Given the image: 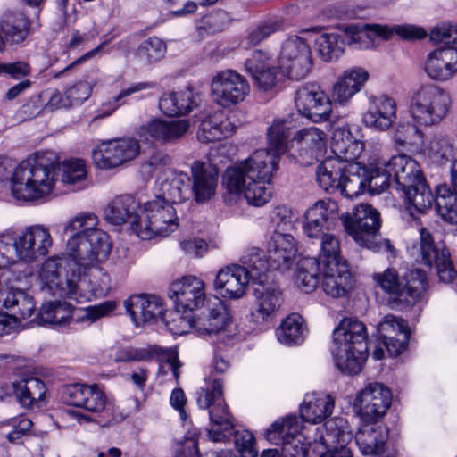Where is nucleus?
<instances>
[{"label": "nucleus", "mask_w": 457, "mask_h": 457, "mask_svg": "<svg viewBox=\"0 0 457 457\" xmlns=\"http://www.w3.org/2000/svg\"><path fill=\"white\" fill-rule=\"evenodd\" d=\"M57 166L64 185L79 186L87 177V165L82 159H69L58 164V156L54 151L37 152L14 168L10 179L12 195L25 203L46 200L54 192Z\"/></svg>", "instance_id": "obj_1"}, {"label": "nucleus", "mask_w": 457, "mask_h": 457, "mask_svg": "<svg viewBox=\"0 0 457 457\" xmlns=\"http://www.w3.org/2000/svg\"><path fill=\"white\" fill-rule=\"evenodd\" d=\"M295 116L288 114L274 120L267 132L268 148L253 152L226 170L222 183L230 194L242 191L247 180L271 179L280 156L287 150L291 130L296 126Z\"/></svg>", "instance_id": "obj_2"}, {"label": "nucleus", "mask_w": 457, "mask_h": 457, "mask_svg": "<svg viewBox=\"0 0 457 457\" xmlns=\"http://www.w3.org/2000/svg\"><path fill=\"white\" fill-rule=\"evenodd\" d=\"M268 278V266L262 250L247 248L239 259V263L229 264L220 269L213 281L214 290L224 298H243L249 283L262 285Z\"/></svg>", "instance_id": "obj_3"}, {"label": "nucleus", "mask_w": 457, "mask_h": 457, "mask_svg": "<svg viewBox=\"0 0 457 457\" xmlns=\"http://www.w3.org/2000/svg\"><path fill=\"white\" fill-rule=\"evenodd\" d=\"M112 247L103 249L73 261V269L68 280L70 299L77 303L105 296L112 289V278L102 267L111 253Z\"/></svg>", "instance_id": "obj_4"}, {"label": "nucleus", "mask_w": 457, "mask_h": 457, "mask_svg": "<svg viewBox=\"0 0 457 457\" xmlns=\"http://www.w3.org/2000/svg\"><path fill=\"white\" fill-rule=\"evenodd\" d=\"M365 325L353 319H344L333 332L331 349L337 368L344 374L356 375L368 356Z\"/></svg>", "instance_id": "obj_5"}, {"label": "nucleus", "mask_w": 457, "mask_h": 457, "mask_svg": "<svg viewBox=\"0 0 457 457\" xmlns=\"http://www.w3.org/2000/svg\"><path fill=\"white\" fill-rule=\"evenodd\" d=\"M98 218L92 212H80L69 219L63 233L70 236L66 242V255L71 260L100 251L105 245L112 247L109 235L97 228Z\"/></svg>", "instance_id": "obj_6"}, {"label": "nucleus", "mask_w": 457, "mask_h": 457, "mask_svg": "<svg viewBox=\"0 0 457 457\" xmlns=\"http://www.w3.org/2000/svg\"><path fill=\"white\" fill-rule=\"evenodd\" d=\"M346 233L361 246L374 252L394 253L395 248L387 239H381L378 232L381 226L378 212L370 204H359L353 213L341 216Z\"/></svg>", "instance_id": "obj_7"}, {"label": "nucleus", "mask_w": 457, "mask_h": 457, "mask_svg": "<svg viewBox=\"0 0 457 457\" xmlns=\"http://www.w3.org/2000/svg\"><path fill=\"white\" fill-rule=\"evenodd\" d=\"M179 226V220L173 205L156 198L144 204L140 214L132 220L131 229L141 239L150 240L157 236L167 237Z\"/></svg>", "instance_id": "obj_8"}, {"label": "nucleus", "mask_w": 457, "mask_h": 457, "mask_svg": "<svg viewBox=\"0 0 457 457\" xmlns=\"http://www.w3.org/2000/svg\"><path fill=\"white\" fill-rule=\"evenodd\" d=\"M450 96L443 88L427 84L415 90L410 99L409 113L413 121L429 127L440 123L447 115Z\"/></svg>", "instance_id": "obj_9"}, {"label": "nucleus", "mask_w": 457, "mask_h": 457, "mask_svg": "<svg viewBox=\"0 0 457 457\" xmlns=\"http://www.w3.org/2000/svg\"><path fill=\"white\" fill-rule=\"evenodd\" d=\"M197 403L200 408L209 410V437L213 442L223 441L226 437L224 432L232 429L234 420L222 398V382L213 378L206 387L201 388L197 392Z\"/></svg>", "instance_id": "obj_10"}, {"label": "nucleus", "mask_w": 457, "mask_h": 457, "mask_svg": "<svg viewBox=\"0 0 457 457\" xmlns=\"http://www.w3.org/2000/svg\"><path fill=\"white\" fill-rule=\"evenodd\" d=\"M140 144L134 137L107 140L97 145L91 154L96 167L110 170L135 160L140 154Z\"/></svg>", "instance_id": "obj_11"}, {"label": "nucleus", "mask_w": 457, "mask_h": 457, "mask_svg": "<svg viewBox=\"0 0 457 457\" xmlns=\"http://www.w3.org/2000/svg\"><path fill=\"white\" fill-rule=\"evenodd\" d=\"M392 394L378 382H370L355 395L353 408L363 423H376L391 405Z\"/></svg>", "instance_id": "obj_12"}, {"label": "nucleus", "mask_w": 457, "mask_h": 457, "mask_svg": "<svg viewBox=\"0 0 457 457\" xmlns=\"http://www.w3.org/2000/svg\"><path fill=\"white\" fill-rule=\"evenodd\" d=\"M313 65L312 50L303 38L294 36L282 45L279 68L288 79L301 80L311 72Z\"/></svg>", "instance_id": "obj_13"}, {"label": "nucleus", "mask_w": 457, "mask_h": 457, "mask_svg": "<svg viewBox=\"0 0 457 457\" xmlns=\"http://www.w3.org/2000/svg\"><path fill=\"white\" fill-rule=\"evenodd\" d=\"M213 102L228 108L243 102L250 93V85L242 74L234 70L216 73L211 81Z\"/></svg>", "instance_id": "obj_14"}, {"label": "nucleus", "mask_w": 457, "mask_h": 457, "mask_svg": "<svg viewBox=\"0 0 457 457\" xmlns=\"http://www.w3.org/2000/svg\"><path fill=\"white\" fill-rule=\"evenodd\" d=\"M420 255L424 264L436 270L439 280L451 283L457 276L450 253L443 243L435 242L432 234L424 227L420 228Z\"/></svg>", "instance_id": "obj_15"}, {"label": "nucleus", "mask_w": 457, "mask_h": 457, "mask_svg": "<svg viewBox=\"0 0 457 457\" xmlns=\"http://www.w3.org/2000/svg\"><path fill=\"white\" fill-rule=\"evenodd\" d=\"M295 104L299 114L312 122H323L330 119L332 103L321 87L315 83L300 87L295 92Z\"/></svg>", "instance_id": "obj_16"}, {"label": "nucleus", "mask_w": 457, "mask_h": 457, "mask_svg": "<svg viewBox=\"0 0 457 457\" xmlns=\"http://www.w3.org/2000/svg\"><path fill=\"white\" fill-rule=\"evenodd\" d=\"M73 269V261L67 255L52 256L41 265L38 278L41 289L50 295L65 296L70 299L68 280Z\"/></svg>", "instance_id": "obj_17"}, {"label": "nucleus", "mask_w": 457, "mask_h": 457, "mask_svg": "<svg viewBox=\"0 0 457 457\" xmlns=\"http://www.w3.org/2000/svg\"><path fill=\"white\" fill-rule=\"evenodd\" d=\"M337 219V203L330 198L319 200L310 206L304 213L303 233L311 239L320 237L334 228Z\"/></svg>", "instance_id": "obj_18"}, {"label": "nucleus", "mask_w": 457, "mask_h": 457, "mask_svg": "<svg viewBox=\"0 0 457 457\" xmlns=\"http://www.w3.org/2000/svg\"><path fill=\"white\" fill-rule=\"evenodd\" d=\"M170 296L179 312L200 309L208 301L204 282L195 276H184L172 282Z\"/></svg>", "instance_id": "obj_19"}, {"label": "nucleus", "mask_w": 457, "mask_h": 457, "mask_svg": "<svg viewBox=\"0 0 457 457\" xmlns=\"http://www.w3.org/2000/svg\"><path fill=\"white\" fill-rule=\"evenodd\" d=\"M202 308L194 316L195 332L198 336L216 335L226 329L230 323V315L220 298H209Z\"/></svg>", "instance_id": "obj_20"}, {"label": "nucleus", "mask_w": 457, "mask_h": 457, "mask_svg": "<svg viewBox=\"0 0 457 457\" xmlns=\"http://www.w3.org/2000/svg\"><path fill=\"white\" fill-rule=\"evenodd\" d=\"M61 398L66 404L94 413L104 411L106 404V396L97 385H66L61 390Z\"/></svg>", "instance_id": "obj_21"}, {"label": "nucleus", "mask_w": 457, "mask_h": 457, "mask_svg": "<svg viewBox=\"0 0 457 457\" xmlns=\"http://www.w3.org/2000/svg\"><path fill=\"white\" fill-rule=\"evenodd\" d=\"M296 240L287 233L275 230L267 245V259L262 252L263 259L268 266V273L272 270L289 268L297 255Z\"/></svg>", "instance_id": "obj_22"}, {"label": "nucleus", "mask_w": 457, "mask_h": 457, "mask_svg": "<svg viewBox=\"0 0 457 457\" xmlns=\"http://www.w3.org/2000/svg\"><path fill=\"white\" fill-rule=\"evenodd\" d=\"M396 102L390 96H370L362 121L366 127L386 131L396 120Z\"/></svg>", "instance_id": "obj_23"}, {"label": "nucleus", "mask_w": 457, "mask_h": 457, "mask_svg": "<svg viewBox=\"0 0 457 457\" xmlns=\"http://www.w3.org/2000/svg\"><path fill=\"white\" fill-rule=\"evenodd\" d=\"M124 307L136 326L162 319L165 312L163 301L152 295H132L124 301Z\"/></svg>", "instance_id": "obj_24"}, {"label": "nucleus", "mask_w": 457, "mask_h": 457, "mask_svg": "<svg viewBox=\"0 0 457 457\" xmlns=\"http://www.w3.org/2000/svg\"><path fill=\"white\" fill-rule=\"evenodd\" d=\"M270 274L262 285H255L253 289L254 304L252 317L257 323L269 321L282 304V294L278 287L270 283Z\"/></svg>", "instance_id": "obj_25"}, {"label": "nucleus", "mask_w": 457, "mask_h": 457, "mask_svg": "<svg viewBox=\"0 0 457 457\" xmlns=\"http://www.w3.org/2000/svg\"><path fill=\"white\" fill-rule=\"evenodd\" d=\"M426 74L436 81H447L457 74V48L440 47L430 52L424 62Z\"/></svg>", "instance_id": "obj_26"}, {"label": "nucleus", "mask_w": 457, "mask_h": 457, "mask_svg": "<svg viewBox=\"0 0 457 457\" xmlns=\"http://www.w3.org/2000/svg\"><path fill=\"white\" fill-rule=\"evenodd\" d=\"M191 173L193 183L190 189L195 202L204 204L212 199L218 187V169L210 163L196 161L191 166Z\"/></svg>", "instance_id": "obj_27"}, {"label": "nucleus", "mask_w": 457, "mask_h": 457, "mask_svg": "<svg viewBox=\"0 0 457 457\" xmlns=\"http://www.w3.org/2000/svg\"><path fill=\"white\" fill-rule=\"evenodd\" d=\"M189 129L187 120L165 121L153 119L146 124L140 126L137 134L145 141H157L162 143L173 142L182 137Z\"/></svg>", "instance_id": "obj_28"}, {"label": "nucleus", "mask_w": 457, "mask_h": 457, "mask_svg": "<svg viewBox=\"0 0 457 457\" xmlns=\"http://www.w3.org/2000/svg\"><path fill=\"white\" fill-rule=\"evenodd\" d=\"M155 189L156 198L163 199L173 205L189 199L190 179L186 173L170 170L156 179Z\"/></svg>", "instance_id": "obj_29"}, {"label": "nucleus", "mask_w": 457, "mask_h": 457, "mask_svg": "<svg viewBox=\"0 0 457 457\" xmlns=\"http://www.w3.org/2000/svg\"><path fill=\"white\" fill-rule=\"evenodd\" d=\"M386 162V170L392 175L394 188L396 190L410 188L424 179L419 163L409 155L398 154Z\"/></svg>", "instance_id": "obj_30"}, {"label": "nucleus", "mask_w": 457, "mask_h": 457, "mask_svg": "<svg viewBox=\"0 0 457 457\" xmlns=\"http://www.w3.org/2000/svg\"><path fill=\"white\" fill-rule=\"evenodd\" d=\"M201 100L199 93L192 87L179 91H168L159 98V109L167 116H182L196 108Z\"/></svg>", "instance_id": "obj_31"}, {"label": "nucleus", "mask_w": 457, "mask_h": 457, "mask_svg": "<svg viewBox=\"0 0 457 457\" xmlns=\"http://www.w3.org/2000/svg\"><path fill=\"white\" fill-rule=\"evenodd\" d=\"M369 72L361 67L345 70L335 82L332 97L335 102L345 105L351 98L359 93L369 79Z\"/></svg>", "instance_id": "obj_32"}, {"label": "nucleus", "mask_w": 457, "mask_h": 457, "mask_svg": "<svg viewBox=\"0 0 457 457\" xmlns=\"http://www.w3.org/2000/svg\"><path fill=\"white\" fill-rule=\"evenodd\" d=\"M322 288L332 297L346 295L354 286V278L345 262L322 268Z\"/></svg>", "instance_id": "obj_33"}, {"label": "nucleus", "mask_w": 457, "mask_h": 457, "mask_svg": "<svg viewBox=\"0 0 457 457\" xmlns=\"http://www.w3.org/2000/svg\"><path fill=\"white\" fill-rule=\"evenodd\" d=\"M334 407L335 399L332 395L323 392H312L305 395L300 406V413L303 420L319 423L332 413Z\"/></svg>", "instance_id": "obj_34"}, {"label": "nucleus", "mask_w": 457, "mask_h": 457, "mask_svg": "<svg viewBox=\"0 0 457 457\" xmlns=\"http://www.w3.org/2000/svg\"><path fill=\"white\" fill-rule=\"evenodd\" d=\"M292 142L298 145L300 155L306 157V162H311L325 150L327 135L320 129L312 126L297 131Z\"/></svg>", "instance_id": "obj_35"}, {"label": "nucleus", "mask_w": 457, "mask_h": 457, "mask_svg": "<svg viewBox=\"0 0 457 457\" xmlns=\"http://www.w3.org/2000/svg\"><path fill=\"white\" fill-rule=\"evenodd\" d=\"M140 206L135 198L129 195L114 197L104 210L105 220L114 226H120L129 221L130 225L135 216L140 214Z\"/></svg>", "instance_id": "obj_36"}, {"label": "nucleus", "mask_w": 457, "mask_h": 457, "mask_svg": "<svg viewBox=\"0 0 457 457\" xmlns=\"http://www.w3.org/2000/svg\"><path fill=\"white\" fill-rule=\"evenodd\" d=\"M235 126L223 113H215L204 119L197 131L200 142L207 144L219 141L233 134Z\"/></svg>", "instance_id": "obj_37"}, {"label": "nucleus", "mask_w": 457, "mask_h": 457, "mask_svg": "<svg viewBox=\"0 0 457 457\" xmlns=\"http://www.w3.org/2000/svg\"><path fill=\"white\" fill-rule=\"evenodd\" d=\"M363 149V144L354 139L348 128L338 127L333 130L331 150L337 160L352 162L358 158Z\"/></svg>", "instance_id": "obj_38"}, {"label": "nucleus", "mask_w": 457, "mask_h": 457, "mask_svg": "<svg viewBox=\"0 0 457 457\" xmlns=\"http://www.w3.org/2000/svg\"><path fill=\"white\" fill-rule=\"evenodd\" d=\"M364 423L355 435V442L364 455H378L383 452L387 435L382 426Z\"/></svg>", "instance_id": "obj_39"}, {"label": "nucleus", "mask_w": 457, "mask_h": 457, "mask_svg": "<svg viewBox=\"0 0 457 457\" xmlns=\"http://www.w3.org/2000/svg\"><path fill=\"white\" fill-rule=\"evenodd\" d=\"M320 443L325 447H348L353 436L347 420L343 417H334L328 420L321 428Z\"/></svg>", "instance_id": "obj_40"}, {"label": "nucleus", "mask_w": 457, "mask_h": 457, "mask_svg": "<svg viewBox=\"0 0 457 457\" xmlns=\"http://www.w3.org/2000/svg\"><path fill=\"white\" fill-rule=\"evenodd\" d=\"M18 402L25 408H32L43 401L46 393L45 384L36 377H29L12 384Z\"/></svg>", "instance_id": "obj_41"}, {"label": "nucleus", "mask_w": 457, "mask_h": 457, "mask_svg": "<svg viewBox=\"0 0 457 457\" xmlns=\"http://www.w3.org/2000/svg\"><path fill=\"white\" fill-rule=\"evenodd\" d=\"M426 273L420 269L410 270L403 278L400 304L413 305L424 295L428 287Z\"/></svg>", "instance_id": "obj_42"}, {"label": "nucleus", "mask_w": 457, "mask_h": 457, "mask_svg": "<svg viewBox=\"0 0 457 457\" xmlns=\"http://www.w3.org/2000/svg\"><path fill=\"white\" fill-rule=\"evenodd\" d=\"M4 295L0 300V304L12 312L21 319L29 318L35 311L33 297L26 291L14 287H6Z\"/></svg>", "instance_id": "obj_43"}, {"label": "nucleus", "mask_w": 457, "mask_h": 457, "mask_svg": "<svg viewBox=\"0 0 457 457\" xmlns=\"http://www.w3.org/2000/svg\"><path fill=\"white\" fill-rule=\"evenodd\" d=\"M345 164L335 158H327L316 170V179L319 186L326 192L332 193L340 187L345 173Z\"/></svg>", "instance_id": "obj_44"}, {"label": "nucleus", "mask_w": 457, "mask_h": 457, "mask_svg": "<svg viewBox=\"0 0 457 457\" xmlns=\"http://www.w3.org/2000/svg\"><path fill=\"white\" fill-rule=\"evenodd\" d=\"M301 421L295 416H288L274 421L265 431V438L275 445L287 443L300 434Z\"/></svg>", "instance_id": "obj_45"}, {"label": "nucleus", "mask_w": 457, "mask_h": 457, "mask_svg": "<svg viewBox=\"0 0 457 457\" xmlns=\"http://www.w3.org/2000/svg\"><path fill=\"white\" fill-rule=\"evenodd\" d=\"M405 197L406 209L412 215V210L423 212L432 207L436 199L428 187L425 178L415 183L410 188L402 190Z\"/></svg>", "instance_id": "obj_46"}, {"label": "nucleus", "mask_w": 457, "mask_h": 457, "mask_svg": "<svg viewBox=\"0 0 457 457\" xmlns=\"http://www.w3.org/2000/svg\"><path fill=\"white\" fill-rule=\"evenodd\" d=\"M29 21L21 12H7L1 21L0 29L11 44H21L29 30Z\"/></svg>", "instance_id": "obj_47"}, {"label": "nucleus", "mask_w": 457, "mask_h": 457, "mask_svg": "<svg viewBox=\"0 0 457 457\" xmlns=\"http://www.w3.org/2000/svg\"><path fill=\"white\" fill-rule=\"evenodd\" d=\"M306 328L302 316L292 313L285 318L277 330L278 340L286 345H300L303 342Z\"/></svg>", "instance_id": "obj_48"}, {"label": "nucleus", "mask_w": 457, "mask_h": 457, "mask_svg": "<svg viewBox=\"0 0 457 457\" xmlns=\"http://www.w3.org/2000/svg\"><path fill=\"white\" fill-rule=\"evenodd\" d=\"M94 85L95 83L92 84L85 80L79 81L66 90L65 94L68 103L62 102V96L56 92L51 96L46 107L53 109L81 104L91 96Z\"/></svg>", "instance_id": "obj_49"}, {"label": "nucleus", "mask_w": 457, "mask_h": 457, "mask_svg": "<svg viewBox=\"0 0 457 457\" xmlns=\"http://www.w3.org/2000/svg\"><path fill=\"white\" fill-rule=\"evenodd\" d=\"M346 172L344 173L337 190L346 198L353 199L364 192L367 184V179L364 177L367 171L364 167L354 163L349 164Z\"/></svg>", "instance_id": "obj_50"}, {"label": "nucleus", "mask_w": 457, "mask_h": 457, "mask_svg": "<svg viewBox=\"0 0 457 457\" xmlns=\"http://www.w3.org/2000/svg\"><path fill=\"white\" fill-rule=\"evenodd\" d=\"M73 306L61 300L49 301L44 303L39 311L40 320L46 324L65 325L72 317Z\"/></svg>", "instance_id": "obj_51"}, {"label": "nucleus", "mask_w": 457, "mask_h": 457, "mask_svg": "<svg viewBox=\"0 0 457 457\" xmlns=\"http://www.w3.org/2000/svg\"><path fill=\"white\" fill-rule=\"evenodd\" d=\"M368 29H370L374 35L378 36L385 40L390 39L394 34L405 40L421 39L427 36L426 31L422 28L411 24L392 26L372 24L368 25Z\"/></svg>", "instance_id": "obj_52"}, {"label": "nucleus", "mask_w": 457, "mask_h": 457, "mask_svg": "<svg viewBox=\"0 0 457 457\" xmlns=\"http://www.w3.org/2000/svg\"><path fill=\"white\" fill-rule=\"evenodd\" d=\"M436 208L445 221L457 224V191L443 184L436 188Z\"/></svg>", "instance_id": "obj_53"}, {"label": "nucleus", "mask_w": 457, "mask_h": 457, "mask_svg": "<svg viewBox=\"0 0 457 457\" xmlns=\"http://www.w3.org/2000/svg\"><path fill=\"white\" fill-rule=\"evenodd\" d=\"M426 153L432 162L442 165L453 156L454 146L448 136L436 133L428 140Z\"/></svg>", "instance_id": "obj_54"}, {"label": "nucleus", "mask_w": 457, "mask_h": 457, "mask_svg": "<svg viewBox=\"0 0 457 457\" xmlns=\"http://www.w3.org/2000/svg\"><path fill=\"white\" fill-rule=\"evenodd\" d=\"M313 239L319 241L320 250L315 259L320 266L323 268L344 262L340 255L339 240L333 233L329 231Z\"/></svg>", "instance_id": "obj_55"}, {"label": "nucleus", "mask_w": 457, "mask_h": 457, "mask_svg": "<svg viewBox=\"0 0 457 457\" xmlns=\"http://www.w3.org/2000/svg\"><path fill=\"white\" fill-rule=\"evenodd\" d=\"M320 58L325 62L337 61L345 51V42L336 33H323L315 40Z\"/></svg>", "instance_id": "obj_56"}, {"label": "nucleus", "mask_w": 457, "mask_h": 457, "mask_svg": "<svg viewBox=\"0 0 457 457\" xmlns=\"http://www.w3.org/2000/svg\"><path fill=\"white\" fill-rule=\"evenodd\" d=\"M271 179L247 180L242 191L236 195H243L247 204L255 207L266 204L271 198Z\"/></svg>", "instance_id": "obj_57"}, {"label": "nucleus", "mask_w": 457, "mask_h": 457, "mask_svg": "<svg viewBox=\"0 0 457 457\" xmlns=\"http://www.w3.org/2000/svg\"><path fill=\"white\" fill-rule=\"evenodd\" d=\"M322 272V267L317 262L315 257L305 258L302 261L295 276V284L305 293L312 292L318 286L319 275Z\"/></svg>", "instance_id": "obj_58"}, {"label": "nucleus", "mask_w": 457, "mask_h": 457, "mask_svg": "<svg viewBox=\"0 0 457 457\" xmlns=\"http://www.w3.org/2000/svg\"><path fill=\"white\" fill-rule=\"evenodd\" d=\"M373 279L386 294L389 295L391 301L400 304L403 290V278L394 268H388L382 272L373 274Z\"/></svg>", "instance_id": "obj_59"}, {"label": "nucleus", "mask_w": 457, "mask_h": 457, "mask_svg": "<svg viewBox=\"0 0 457 457\" xmlns=\"http://www.w3.org/2000/svg\"><path fill=\"white\" fill-rule=\"evenodd\" d=\"M420 124L413 121H400L396 124L394 133V141L397 147H409L422 143L423 132Z\"/></svg>", "instance_id": "obj_60"}, {"label": "nucleus", "mask_w": 457, "mask_h": 457, "mask_svg": "<svg viewBox=\"0 0 457 457\" xmlns=\"http://www.w3.org/2000/svg\"><path fill=\"white\" fill-rule=\"evenodd\" d=\"M166 52V44L159 37H151L138 46L137 55L143 61L153 62L162 59Z\"/></svg>", "instance_id": "obj_61"}, {"label": "nucleus", "mask_w": 457, "mask_h": 457, "mask_svg": "<svg viewBox=\"0 0 457 457\" xmlns=\"http://www.w3.org/2000/svg\"><path fill=\"white\" fill-rule=\"evenodd\" d=\"M387 162H378L374 168L371 169L367 178V182L370 190L377 194L384 191L386 188L393 187V177L386 171Z\"/></svg>", "instance_id": "obj_62"}, {"label": "nucleus", "mask_w": 457, "mask_h": 457, "mask_svg": "<svg viewBox=\"0 0 457 457\" xmlns=\"http://www.w3.org/2000/svg\"><path fill=\"white\" fill-rule=\"evenodd\" d=\"M365 25L364 29H361L358 26L350 25L343 29L345 36L347 39L348 46L355 50L367 49L372 46V40L369 32H372Z\"/></svg>", "instance_id": "obj_63"}, {"label": "nucleus", "mask_w": 457, "mask_h": 457, "mask_svg": "<svg viewBox=\"0 0 457 457\" xmlns=\"http://www.w3.org/2000/svg\"><path fill=\"white\" fill-rule=\"evenodd\" d=\"M151 87V85L146 82L134 84L127 88L122 89L117 96L110 101L103 104L98 115L96 118H104L111 115L120 105L125 104V98L129 96L139 92L141 90Z\"/></svg>", "instance_id": "obj_64"}]
</instances>
